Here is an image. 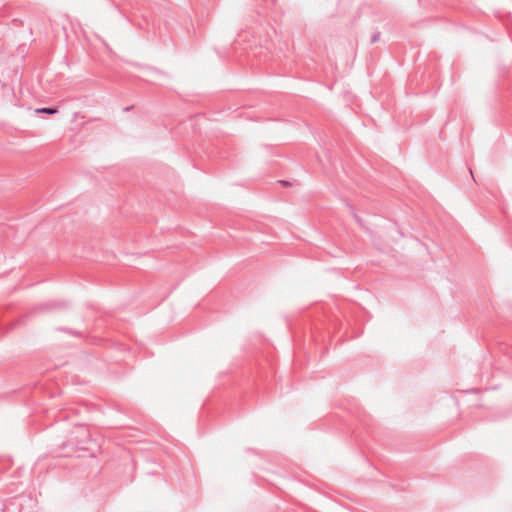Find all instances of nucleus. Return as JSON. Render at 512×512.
<instances>
[{"mask_svg":"<svg viewBox=\"0 0 512 512\" xmlns=\"http://www.w3.org/2000/svg\"><path fill=\"white\" fill-rule=\"evenodd\" d=\"M36 113L56 114L57 109L54 108H38L35 110Z\"/></svg>","mask_w":512,"mask_h":512,"instance_id":"obj_1","label":"nucleus"},{"mask_svg":"<svg viewBox=\"0 0 512 512\" xmlns=\"http://www.w3.org/2000/svg\"><path fill=\"white\" fill-rule=\"evenodd\" d=\"M280 183L283 184L284 186H291V184L286 181H280Z\"/></svg>","mask_w":512,"mask_h":512,"instance_id":"obj_2","label":"nucleus"}]
</instances>
